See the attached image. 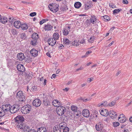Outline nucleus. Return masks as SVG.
Here are the masks:
<instances>
[{"mask_svg":"<svg viewBox=\"0 0 132 132\" xmlns=\"http://www.w3.org/2000/svg\"><path fill=\"white\" fill-rule=\"evenodd\" d=\"M83 69V68L81 67H80L79 68H78V69H76V71H78L81 70H82Z\"/></svg>","mask_w":132,"mask_h":132,"instance_id":"obj_57","label":"nucleus"},{"mask_svg":"<svg viewBox=\"0 0 132 132\" xmlns=\"http://www.w3.org/2000/svg\"><path fill=\"white\" fill-rule=\"evenodd\" d=\"M71 109L74 112L77 110V107L75 106L72 105L71 106Z\"/></svg>","mask_w":132,"mask_h":132,"instance_id":"obj_37","label":"nucleus"},{"mask_svg":"<svg viewBox=\"0 0 132 132\" xmlns=\"http://www.w3.org/2000/svg\"><path fill=\"white\" fill-rule=\"evenodd\" d=\"M55 4L49 5L48 7L50 10L53 12H56L59 9V6L58 5Z\"/></svg>","mask_w":132,"mask_h":132,"instance_id":"obj_6","label":"nucleus"},{"mask_svg":"<svg viewBox=\"0 0 132 132\" xmlns=\"http://www.w3.org/2000/svg\"><path fill=\"white\" fill-rule=\"evenodd\" d=\"M122 10L121 9H116L114 10L113 11V14H115L121 11Z\"/></svg>","mask_w":132,"mask_h":132,"instance_id":"obj_40","label":"nucleus"},{"mask_svg":"<svg viewBox=\"0 0 132 132\" xmlns=\"http://www.w3.org/2000/svg\"><path fill=\"white\" fill-rule=\"evenodd\" d=\"M100 112L101 114L104 116L106 117L109 115L108 111L106 109L102 110Z\"/></svg>","mask_w":132,"mask_h":132,"instance_id":"obj_14","label":"nucleus"},{"mask_svg":"<svg viewBox=\"0 0 132 132\" xmlns=\"http://www.w3.org/2000/svg\"><path fill=\"white\" fill-rule=\"evenodd\" d=\"M114 43V41H112V42L108 45V46L110 47V46H111Z\"/></svg>","mask_w":132,"mask_h":132,"instance_id":"obj_58","label":"nucleus"},{"mask_svg":"<svg viewBox=\"0 0 132 132\" xmlns=\"http://www.w3.org/2000/svg\"><path fill=\"white\" fill-rule=\"evenodd\" d=\"M112 115H113L114 117H116L117 116V113L115 111H112Z\"/></svg>","mask_w":132,"mask_h":132,"instance_id":"obj_49","label":"nucleus"},{"mask_svg":"<svg viewBox=\"0 0 132 132\" xmlns=\"http://www.w3.org/2000/svg\"><path fill=\"white\" fill-rule=\"evenodd\" d=\"M88 81L89 82H91L92 81L91 78H89L88 79Z\"/></svg>","mask_w":132,"mask_h":132,"instance_id":"obj_62","label":"nucleus"},{"mask_svg":"<svg viewBox=\"0 0 132 132\" xmlns=\"http://www.w3.org/2000/svg\"><path fill=\"white\" fill-rule=\"evenodd\" d=\"M63 90L67 92L69 90V89L67 88H65L64 89H63Z\"/></svg>","mask_w":132,"mask_h":132,"instance_id":"obj_64","label":"nucleus"},{"mask_svg":"<svg viewBox=\"0 0 132 132\" xmlns=\"http://www.w3.org/2000/svg\"><path fill=\"white\" fill-rule=\"evenodd\" d=\"M94 36L93 37H91L88 40V42L91 43H93L94 42Z\"/></svg>","mask_w":132,"mask_h":132,"instance_id":"obj_45","label":"nucleus"},{"mask_svg":"<svg viewBox=\"0 0 132 132\" xmlns=\"http://www.w3.org/2000/svg\"><path fill=\"white\" fill-rule=\"evenodd\" d=\"M37 40L33 39L31 40V44L33 46H35L36 45V43H37Z\"/></svg>","mask_w":132,"mask_h":132,"instance_id":"obj_36","label":"nucleus"},{"mask_svg":"<svg viewBox=\"0 0 132 132\" xmlns=\"http://www.w3.org/2000/svg\"><path fill=\"white\" fill-rule=\"evenodd\" d=\"M20 37L22 39H25L26 37V34L24 33H22L20 34Z\"/></svg>","mask_w":132,"mask_h":132,"instance_id":"obj_44","label":"nucleus"},{"mask_svg":"<svg viewBox=\"0 0 132 132\" xmlns=\"http://www.w3.org/2000/svg\"><path fill=\"white\" fill-rule=\"evenodd\" d=\"M53 129L54 132H60V129L57 126L54 127Z\"/></svg>","mask_w":132,"mask_h":132,"instance_id":"obj_28","label":"nucleus"},{"mask_svg":"<svg viewBox=\"0 0 132 132\" xmlns=\"http://www.w3.org/2000/svg\"><path fill=\"white\" fill-rule=\"evenodd\" d=\"M31 89V90L32 91H36L37 90V87L35 86H33Z\"/></svg>","mask_w":132,"mask_h":132,"instance_id":"obj_48","label":"nucleus"},{"mask_svg":"<svg viewBox=\"0 0 132 132\" xmlns=\"http://www.w3.org/2000/svg\"><path fill=\"white\" fill-rule=\"evenodd\" d=\"M100 132H106V130L105 129H102Z\"/></svg>","mask_w":132,"mask_h":132,"instance_id":"obj_63","label":"nucleus"},{"mask_svg":"<svg viewBox=\"0 0 132 132\" xmlns=\"http://www.w3.org/2000/svg\"><path fill=\"white\" fill-rule=\"evenodd\" d=\"M0 19V22L3 23H5L7 22V18H5L4 16L2 17Z\"/></svg>","mask_w":132,"mask_h":132,"instance_id":"obj_23","label":"nucleus"},{"mask_svg":"<svg viewBox=\"0 0 132 132\" xmlns=\"http://www.w3.org/2000/svg\"><path fill=\"white\" fill-rule=\"evenodd\" d=\"M64 122H63L59 124V128L60 129H63L65 127V126H66L64 125Z\"/></svg>","mask_w":132,"mask_h":132,"instance_id":"obj_33","label":"nucleus"},{"mask_svg":"<svg viewBox=\"0 0 132 132\" xmlns=\"http://www.w3.org/2000/svg\"><path fill=\"white\" fill-rule=\"evenodd\" d=\"M22 29L23 30H26L28 28V27L26 24L24 23L21 24V27Z\"/></svg>","mask_w":132,"mask_h":132,"instance_id":"obj_30","label":"nucleus"},{"mask_svg":"<svg viewBox=\"0 0 132 132\" xmlns=\"http://www.w3.org/2000/svg\"><path fill=\"white\" fill-rule=\"evenodd\" d=\"M26 76H27L28 77H29L30 79H32V77L31 76H30V75H28V74H27Z\"/></svg>","mask_w":132,"mask_h":132,"instance_id":"obj_59","label":"nucleus"},{"mask_svg":"<svg viewBox=\"0 0 132 132\" xmlns=\"http://www.w3.org/2000/svg\"><path fill=\"white\" fill-rule=\"evenodd\" d=\"M46 129L44 127H40L37 130V132H46Z\"/></svg>","mask_w":132,"mask_h":132,"instance_id":"obj_24","label":"nucleus"},{"mask_svg":"<svg viewBox=\"0 0 132 132\" xmlns=\"http://www.w3.org/2000/svg\"><path fill=\"white\" fill-rule=\"evenodd\" d=\"M36 14V13L35 12L32 13L30 14V15L31 16H34Z\"/></svg>","mask_w":132,"mask_h":132,"instance_id":"obj_50","label":"nucleus"},{"mask_svg":"<svg viewBox=\"0 0 132 132\" xmlns=\"http://www.w3.org/2000/svg\"><path fill=\"white\" fill-rule=\"evenodd\" d=\"M17 58L19 61H22L25 59V57L23 53H20L17 54Z\"/></svg>","mask_w":132,"mask_h":132,"instance_id":"obj_12","label":"nucleus"},{"mask_svg":"<svg viewBox=\"0 0 132 132\" xmlns=\"http://www.w3.org/2000/svg\"><path fill=\"white\" fill-rule=\"evenodd\" d=\"M122 3L124 4H127L128 2L127 0H123Z\"/></svg>","mask_w":132,"mask_h":132,"instance_id":"obj_51","label":"nucleus"},{"mask_svg":"<svg viewBox=\"0 0 132 132\" xmlns=\"http://www.w3.org/2000/svg\"><path fill=\"white\" fill-rule=\"evenodd\" d=\"M43 102L45 106H47L50 104V101L46 98L44 97Z\"/></svg>","mask_w":132,"mask_h":132,"instance_id":"obj_20","label":"nucleus"},{"mask_svg":"<svg viewBox=\"0 0 132 132\" xmlns=\"http://www.w3.org/2000/svg\"><path fill=\"white\" fill-rule=\"evenodd\" d=\"M82 114L84 117H88L90 116V113L89 110L87 109H85L83 110Z\"/></svg>","mask_w":132,"mask_h":132,"instance_id":"obj_10","label":"nucleus"},{"mask_svg":"<svg viewBox=\"0 0 132 132\" xmlns=\"http://www.w3.org/2000/svg\"><path fill=\"white\" fill-rule=\"evenodd\" d=\"M31 38L33 39L37 40L38 38V36L37 33H35L32 35Z\"/></svg>","mask_w":132,"mask_h":132,"instance_id":"obj_25","label":"nucleus"},{"mask_svg":"<svg viewBox=\"0 0 132 132\" xmlns=\"http://www.w3.org/2000/svg\"><path fill=\"white\" fill-rule=\"evenodd\" d=\"M103 126V125L100 122H99L95 126L96 130L98 131L102 129Z\"/></svg>","mask_w":132,"mask_h":132,"instance_id":"obj_17","label":"nucleus"},{"mask_svg":"<svg viewBox=\"0 0 132 132\" xmlns=\"http://www.w3.org/2000/svg\"><path fill=\"white\" fill-rule=\"evenodd\" d=\"M72 45L74 46H77L79 45V44L78 42L76 40L73 41L72 43Z\"/></svg>","mask_w":132,"mask_h":132,"instance_id":"obj_34","label":"nucleus"},{"mask_svg":"<svg viewBox=\"0 0 132 132\" xmlns=\"http://www.w3.org/2000/svg\"><path fill=\"white\" fill-rule=\"evenodd\" d=\"M16 97L19 101L24 102L26 100L25 96L23 95V92L21 91H19L16 94Z\"/></svg>","mask_w":132,"mask_h":132,"instance_id":"obj_2","label":"nucleus"},{"mask_svg":"<svg viewBox=\"0 0 132 132\" xmlns=\"http://www.w3.org/2000/svg\"><path fill=\"white\" fill-rule=\"evenodd\" d=\"M92 52L91 51H88L86 53V55L87 56L88 54L90 53H91Z\"/></svg>","mask_w":132,"mask_h":132,"instance_id":"obj_56","label":"nucleus"},{"mask_svg":"<svg viewBox=\"0 0 132 132\" xmlns=\"http://www.w3.org/2000/svg\"><path fill=\"white\" fill-rule=\"evenodd\" d=\"M52 104L55 106L58 107V105H57V104L58 105H61V103L60 102L58 101L57 100H54L52 102Z\"/></svg>","mask_w":132,"mask_h":132,"instance_id":"obj_21","label":"nucleus"},{"mask_svg":"<svg viewBox=\"0 0 132 132\" xmlns=\"http://www.w3.org/2000/svg\"><path fill=\"white\" fill-rule=\"evenodd\" d=\"M27 131H28V132H36V131L32 129L30 130L29 129V130H27Z\"/></svg>","mask_w":132,"mask_h":132,"instance_id":"obj_54","label":"nucleus"},{"mask_svg":"<svg viewBox=\"0 0 132 132\" xmlns=\"http://www.w3.org/2000/svg\"><path fill=\"white\" fill-rule=\"evenodd\" d=\"M85 9L86 10H87L88 9H89L90 7L89 5H87L86 4L85 5Z\"/></svg>","mask_w":132,"mask_h":132,"instance_id":"obj_55","label":"nucleus"},{"mask_svg":"<svg viewBox=\"0 0 132 132\" xmlns=\"http://www.w3.org/2000/svg\"><path fill=\"white\" fill-rule=\"evenodd\" d=\"M103 106H108V104H107L106 101H105L103 103H102L98 104V106L100 107H102Z\"/></svg>","mask_w":132,"mask_h":132,"instance_id":"obj_32","label":"nucleus"},{"mask_svg":"<svg viewBox=\"0 0 132 132\" xmlns=\"http://www.w3.org/2000/svg\"><path fill=\"white\" fill-rule=\"evenodd\" d=\"M92 18H90V21L93 24L94 23L95 21H96V18H95V16H91Z\"/></svg>","mask_w":132,"mask_h":132,"instance_id":"obj_38","label":"nucleus"},{"mask_svg":"<svg viewBox=\"0 0 132 132\" xmlns=\"http://www.w3.org/2000/svg\"><path fill=\"white\" fill-rule=\"evenodd\" d=\"M79 40H78V42H79ZM85 42V40L84 39H82L80 42V43L83 44Z\"/></svg>","mask_w":132,"mask_h":132,"instance_id":"obj_52","label":"nucleus"},{"mask_svg":"<svg viewBox=\"0 0 132 132\" xmlns=\"http://www.w3.org/2000/svg\"><path fill=\"white\" fill-rule=\"evenodd\" d=\"M81 3L79 2H76L74 4L75 7L76 8H79L81 6Z\"/></svg>","mask_w":132,"mask_h":132,"instance_id":"obj_29","label":"nucleus"},{"mask_svg":"<svg viewBox=\"0 0 132 132\" xmlns=\"http://www.w3.org/2000/svg\"><path fill=\"white\" fill-rule=\"evenodd\" d=\"M70 27L69 26L63 30V34L65 35H67L69 33L70 31Z\"/></svg>","mask_w":132,"mask_h":132,"instance_id":"obj_18","label":"nucleus"},{"mask_svg":"<svg viewBox=\"0 0 132 132\" xmlns=\"http://www.w3.org/2000/svg\"><path fill=\"white\" fill-rule=\"evenodd\" d=\"M53 27L50 25L47 24L45 25L44 29L45 30H50L52 29Z\"/></svg>","mask_w":132,"mask_h":132,"instance_id":"obj_22","label":"nucleus"},{"mask_svg":"<svg viewBox=\"0 0 132 132\" xmlns=\"http://www.w3.org/2000/svg\"><path fill=\"white\" fill-rule=\"evenodd\" d=\"M116 104V102L113 101L110 103L108 104V106H112Z\"/></svg>","mask_w":132,"mask_h":132,"instance_id":"obj_42","label":"nucleus"},{"mask_svg":"<svg viewBox=\"0 0 132 132\" xmlns=\"http://www.w3.org/2000/svg\"><path fill=\"white\" fill-rule=\"evenodd\" d=\"M53 39L56 40H57L59 38V35L57 32L54 33L53 35Z\"/></svg>","mask_w":132,"mask_h":132,"instance_id":"obj_27","label":"nucleus"},{"mask_svg":"<svg viewBox=\"0 0 132 132\" xmlns=\"http://www.w3.org/2000/svg\"><path fill=\"white\" fill-rule=\"evenodd\" d=\"M44 82L43 83V84H44V85H46V81H47V80L45 79L44 80Z\"/></svg>","mask_w":132,"mask_h":132,"instance_id":"obj_60","label":"nucleus"},{"mask_svg":"<svg viewBox=\"0 0 132 132\" xmlns=\"http://www.w3.org/2000/svg\"><path fill=\"white\" fill-rule=\"evenodd\" d=\"M118 120L120 122L123 123L126 121V119L123 114H121L119 115Z\"/></svg>","mask_w":132,"mask_h":132,"instance_id":"obj_11","label":"nucleus"},{"mask_svg":"<svg viewBox=\"0 0 132 132\" xmlns=\"http://www.w3.org/2000/svg\"><path fill=\"white\" fill-rule=\"evenodd\" d=\"M45 20L43 19L40 22V24H43L45 22Z\"/></svg>","mask_w":132,"mask_h":132,"instance_id":"obj_53","label":"nucleus"},{"mask_svg":"<svg viewBox=\"0 0 132 132\" xmlns=\"http://www.w3.org/2000/svg\"><path fill=\"white\" fill-rule=\"evenodd\" d=\"M17 127L18 128H19L22 130V131H27V130H29L30 129L29 127L26 126L25 123H24L23 122L17 124Z\"/></svg>","mask_w":132,"mask_h":132,"instance_id":"obj_3","label":"nucleus"},{"mask_svg":"<svg viewBox=\"0 0 132 132\" xmlns=\"http://www.w3.org/2000/svg\"><path fill=\"white\" fill-rule=\"evenodd\" d=\"M48 44L52 46H54L56 43V40L54 39L53 38H49L47 41Z\"/></svg>","mask_w":132,"mask_h":132,"instance_id":"obj_9","label":"nucleus"},{"mask_svg":"<svg viewBox=\"0 0 132 132\" xmlns=\"http://www.w3.org/2000/svg\"><path fill=\"white\" fill-rule=\"evenodd\" d=\"M15 122L17 123V124L23 123L24 121L23 117L20 115L18 116L15 117Z\"/></svg>","mask_w":132,"mask_h":132,"instance_id":"obj_7","label":"nucleus"},{"mask_svg":"<svg viewBox=\"0 0 132 132\" xmlns=\"http://www.w3.org/2000/svg\"><path fill=\"white\" fill-rule=\"evenodd\" d=\"M69 129L68 127H66L63 129V132H69Z\"/></svg>","mask_w":132,"mask_h":132,"instance_id":"obj_43","label":"nucleus"},{"mask_svg":"<svg viewBox=\"0 0 132 132\" xmlns=\"http://www.w3.org/2000/svg\"><path fill=\"white\" fill-rule=\"evenodd\" d=\"M11 33L13 35H16L17 34L16 31L14 29H12L11 30Z\"/></svg>","mask_w":132,"mask_h":132,"instance_id":"obj_41","label":"nucleus"},{"mask_svg":"<svg viewBox=\"0 0 132 132\" xmlns=\"http://www.w3.org/2000/svg\"><path fill=\"white\" fill-rule=\"evenodd\" d=\"M21 108L20 105L19 104L14 105L11 106V113H14L19 110Z\"/></svg>","mask_w":132,"mask_h":132,"instance_id":"obj_4","label":"nucleus"},{"mask_svg":"<svg viewBox=\"0 0 132 132\" xmlns=\"http://www.w3.org/2000/svg\"><path fill=\"white\" fill-rule=\"evenodd\" d=\"M63 40V43L64 44H65V45H67L69 44L70 42L69 40L67 38H64Z\"/></svg>","mask_w":132,"mask_h":132,"instance_id":"obj_26","label":"nucleus"},{"mask_svg":"<svg viewBox=\"0 0 132 132\" xmlns=\"http://www.w3.org/2000/svg\"><path fill=\"white\" fill-rule=\"evenodd\" d=\"M46 54L47 56H49V57H51V55H50V54L49 53H46Z\"/></svg>","mask_w":132,"mask_h":132,"instance_id":"obj_61","label":"nucleus"},{"mask_svg":"<svg viewBox=\"0 0 132 132\" xmlns=\"http://www.w3.org/2000/svg\"><path fill=\"white\" fill-rule=\"evenodd\" d=\"M5 112L2 110L1 111H0V117H3L5 114Z\"/></svg>","mask_w":132,"mask_h":132,"instance_id":"obj_39","label":"nucleus"},{"mask_svg":"<svg viewBox=\"0 0 132 132\" xmlns=\"http://www.w3.org/2000/svg\"><path fill=\"white\" fill-rule=\"evenodd\" d=\"M17 68L18 71L23 72L25 71V69L23 65L21 64H18L17 66Z\"/></svg>","mask_w":132,"mask_h":132,"instance_id":"obj_13","label":"nucleus"},{"mask_svg":"<svg viewBox=\"0 0 132 132\" xmlns=\"http://www.w3.org/2000/svg\"><path fill=\"white\" fill-rule=\"evenodd\" d=\"M104 18V21H109L110 19V17L107 15H105L103 16Z\"/></svg>","mask_w":132,"mask_h":132,"instance_id":"obj_35","label":"nucleus"},{"mask_svg":"<svg viewBox=\"0 0 132 132\" xmlns=\"http://www.w3.org/2000/svg\"><path fill=\"white\" fill-rule=\"evenodd\" d=\"M32 104L33 105L35 106L38 107L41 104V102L40 100L36 99L33 101Z\"/></svg>","mask_w":132,"mask_h":132,"instance_id":"obj_8","label":"nucleus"},{"mask_svg":"<svg viewBox=\"0 0 132 132\" xmlns=\"http://www.w3.org/2000/svg\"><path fill=\"white\" fill-rule=\"evenodd\" d=\"M31 109V107L29 105H25L22 107L21 109V112L23 114L28 113Z\"/></svg>","mask_w":132,"mask_h":132,"instance_id":"obj_1","label":"nucleus"},{"mask_svg":"<svg viewBox=\"0 0 132 132\" xmlns=\"http://www.w3.org/2000/svg\"><path fill=\"white\" fill-rule=\"evenodd\" d=\"M74 115L77 117H80L81 115V112L79 111H76L74 112Z\"/></svg>","mask_w":132,"mask_h":132,"instance_id":"obj_31","label":"nucleus"},{"mask_svg":"<svg viewBox=\"0 0 132 132\" xmlns=\"http://www.w3.org/2000/svg\"><path fill=\"white\" fill-rule=\"evenodd\" d=\"M9 21V22L11 24H12L14 21L12 17H10Z\"/></svg>","mask_w":132,"mask_h":132,"instance_id":"obj_47","label":"nucleus"},{"mask_svg":"<svg viewBox=\"0 0 132 132\" xmlns=\"http://www.w3.org/2000/svg\"><path fill=\"white\" fill-rule=\"evenodd\" d=\"M31 55L34 56H36L38 55V51L35 48L32 49L30 52Z\"/></svg>","mask_w":132,"mask_h":132,"instance_id":"obj_16","label":"nucleus"},{"mask_svg":"<svg viewBox=\"0 0 132 132\" xmlns=\"http://www.w3.org/2000/svg\"><path fill=\"white\" fill-rule=\"evenodd\" d=\"M14 25L16 28H19L21 26V23L19 21H16L14 23Z\"/></svg>","mask_w":132,"mask_h":132,"instance_id":"obj_19","label":"nucleus"},{"mask_svg":"<svg viewBox=\"0 0 132 132\" xmlns=\"http://www.w3.org/2000/svg\"><path fill=\"white\" fill-rule=\"evenodd\" d=\"M119 123L118 122H113V125L114 127H117L119 126Z\"/></svg>","mask_w":132,"mask_h":132,"instance_id":"obj_46","label":"nucleus"},{"mask_svg":"<svg viewBox=\"0 0 132 132\" xmlns=\"http://www.w3.org/2000/svg\"><path fill=\"white\" fill-rule=\"evenodd\" d=\"M3 106V110L5 112L9 111L11 113V106L10 107V105H5Z\"/></svg>","mask_w":132,"mask_h":132,"instance_id":"obj_15","label":"nucleus"},{"mask_svg":"<svg viewBox=\"0 0 132 132\" xmlns=\"http://www.w3.org/2000/svg\"><path fill=\"white\" fill-rule=\"evenodd\" d=\"M57 109V113L59 115H63L65 112V108L62 106H58Z\"/></svg>","mask_w":132,"mask_h":132,"instance_id":"obj_5","label":"nucleus"}]
</instances>
